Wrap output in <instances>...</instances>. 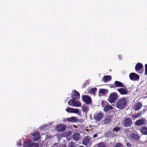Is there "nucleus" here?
<instances>
[{
	"label": "nucleus",
	"mask_w": 147,
	"mask_h": 147,
	"mask_svg": "<svg viewBox=\"0 0 147 147\" xmlns=\"http://www.w3.org/2000/svg\"><path fill=\"white\" fill-rule=\"evenodd\" d=\"M127 102V99L126 97H122L116 102L115 106L119 109H122L125 107Z\"/></svg>",
	"instance_id": "nucleus-1"
},
{
	"label": "nucleus",
	"mask_w": 147,
	"mask_h": 147,
	"mask_svg": "<svg viewBox=\"0 0 147 147\" xmlns=\"http://www.w3.org/2000/svg\"><path fill=\"white\" fill-rule=\"evenodd\" d=\"M76 99L72 98L68 102L69 105L75 107H79L81 106L82 103L80 101L76 100Z\"/></svg>",
	"instance_id": "nucleus-2"
},
{
	"label": "nucleus",
	"mask_w": 147,
	"mask_h": 147,
	"mask_svg": "<svg viewBox=\"0 0 147 147\" xmlns=\"http://www.w3.org/2000/svg\"><path fill=\"white\" fill-rule=\"evenodd\" d=\"M101 105L102 107L104 108L103 110L105 112L112 110L113 108L112 106L109 105L108 103L106 101H102Z\"/></svg>",
	"instance_id": "nucleus-3"
},
{
	"label": "nucleus",
	"mask_w": 147,
	"mask_h": 147,
	"mask_svg": "<svg viewBox=\"0 0 147 147\" xmlns=\"http://www.w3.org/2000/svg\"><path fill=\"white\" fill-rule=\"evenodd\" d=\"M25 147H38L39 144L37 143L33 142L31 140L25 143L24 144Z\"/></svg>",
	"instance_id": "nucleus-4"
},
{
	"label": "nucleus",
	"mask_w": 147,
	"mask_h": 147,
	"mask_svg": "<svg viewBox=\"0 0 147 147\" xmlns=\"http://www.w3.org/2000/svg\"><path fill=\"white\" fill-rule=\"evenodd\" d=\"M117 98V94L115 93H113L110 95L108 100L110 103H114Z\"/></svg>",
	"instance_id": "nucleus-5"
},
{
	"label": "nucleus",
	"mask_w": 147,
	"mask_h": 147,
	"mask_svg": "<svg viewBox=\"0 0 147 147\" xmlns=\"http://www.w3.org/2000/svg\"><path fill=\"white\" fill-rule=\"evenodd\" d=\"M82 144L86 146H90L91 144L90 138L87 136L83 139L82 141Z\"/></svg>",
	"instance_id": "nucleus-6"
},
{
	"label": "nucleus",
	"mask_w": 147,
	"mask_h": 147,
	"mask_svg": "<svg viewBox=\"0 0 147 147\" xmlns=\"http://www.w3.org/2000/svg\"><path fill=\"white\" fill-rule=\"evenodd\" d=\"M32 138L33 139L34 141L38 140L40 139V136L39 132L37 131L34 132L32 134Z\"/></svg>",
	"instance_id": "nucleus-7"
},
{
	"label": "nucleus",
	"mask_w": 147,
	"mask_h": 147,
	"mask_svg": "<svg viewBox=\"0 0 147 147\" xmlns=\"http://www.w3.org/2000/svg\"><path fill=\"white\" fill-rule=\"evenodd\" d=\"M104 116L103 113L102 112L96 113L94 116V119L97 121H99L103 118Z\"/></svg>",
	"instance_id": "nucleus-8"
},
{
	"label": "nucleus",
	"mask_w": 147,
	"mask_h": 147,
	"mask_svg": "<svg viewBox=\"0 0 147 147\" xmlns=\"http://www.w3.org/2000/svg\"><path fill=\"white\" fill-rule=\"evenodd\" d=\"M130 79L133 81H137L139 80L140 77L135 73H131L129 75Z\"/></svg>",
	"instance_id": "nucleus-9"
},
{
	"label": "nucleus",
	"mask_w": 147,
	"mask_h": 147,
	"mask_svg": "<svg viewBox=\"0 0 147 147\" xmlns=\"http://www.w3.org/2000/svg\"><path fill=\"white\" fill-rule=\"evenodd\" d=\"M83 101L86 104H90L92 103V100L91 98L88 96L84 95L82 97Z\"/></svg>",
	"instance_id": "nucleus-10"
},
{
	"label": "nucleus",
	"mask_w": 147,
	"mask_h": 147,
	"mask_svg": "<svg viewBox=\"0 0 147 147\" xmlns=\"http://www.w3.org/2000/svg\"><path fill=\"white\" fill-rule=\"evenodd\" d=\"M66 111L69 113H78L79 112V110L77 109L68 107L66 109Z\"/></svg>",
	"instance_id": "nucleus-11"
},
{
	"label": "nucleus",
	"mask_w": 147,
	"mask_h": 147,
	"mask_svg": "<svg viewBox=\"0 0 147 147\" xmlns=\"http://www.w3.org/2000/svg\"><path fill=\"white\" fill-rule=\"evenodd\" d=\"M66 128V126L63 124H59L56 126L57 130L59 131H64Z\"/></svg>",
	"instance_id": "nucleus-12"
},
{
	"label": "nucleus",
	"mask_w": 147,
	"mask_h": 147,
	"mask_svg": "<svg viewBox=\"0 0 147 147\" xmlns=\"http://www.w3.org/2000/svg\"><path fill=\"white\" fill-rule=\"evenodd\" d=\"M71 97L73 98L78 99L80 98V94L76 90H74L72 93Z\"/></svg>",
	"instance_id": "nucleus-13"
},
{
	"label": "nucleus",
	"mask_w": 147,
	"mask_h": 147,
	"mask_svg": "<svg viewBox=\"0 0 147 147\" xmlns=\"http://www.w3.org/2000/svg\"><path fill=\"white\" fill-rule=\"evenodd\" d=\"M145 122V119L142 118L137 120L135 122V124L137 125H141L144 124Z\"/></svg>",
	"instance_id": "nucleus-14"
},
{
	"label": "nucleus",
	"mask_w": 147,
	"mask_h": 147,
	"mask_svg": "<svg viewBox=\"0 0 147 147\" xmlns=\"http://www.w3.org/2000/svg\"><path fill=\"white\" fill-rule=\"evenodd\" d=\"M117 90L120 94L122 95L126 94L128 92V90L127 89L124 88H121L118 89Z\"/></svg>",
	"instance_id": "nucleus-15"
},
{
	"label": "nucleus",
	"mask_w": 147,
	"mask_h": 147,
	"mask_svg": "<svg viewBox=\"0 0 147 147\" xmlns=\"http://www.w3.org/2000/svg\"><path fill=\"white\" fill-rule=\"evenodd\" d=\"M124 125L125 127H129L130 126L131 123V121L130 119L129 118H127L126 119L124 122Z\"/></svg>",
	"instance_id": "nucleus-16"
},
{
	"label": "nucleus",
	"mask_w": 147,
	"mask_h": 147,
	"mask_svg": "<svg viewBox=\"0 0 147 147\" xmlns=\"http://www.w3.org/2000/svg\"><path fill=\"white\" fill-rule=\"evenodd\" d=\"M131 137L133 140H138L139 138V136L136 134H132L131 135Z\"/></svg>",
	"instance_id": "nucleus-17"
},
{
	"label": "nucleus",
	"mask_w": 147,
	"mask_h": 147,
	"mask_svg": "<svg viewBox=\"0 0 147 147\" xmlns=\"http://www.w3.org/2000/svg\"><path fill=\"white\" fill-rule=\"evenodd\" d=\"M81 138L79 133H76L74 134L73 136L74 140L76 141L78 140Z\"/></svg>",
	"instance_id": "nucleus-18"
},
{
	"label": "nucleus",
	"mask_w": 147,
	"mask_h": 147,
	"mask_svg": "<svg viewBox=\"0 0 147 147\" xmlns=\"http://www.w3.org/2000/svg\"><path fill=\"white\" fill-rule=\"evenodd\" d=\"M140 132L143 134H147V127L143 126L141 127L140 129Z\"/></svg>",
	"instance_id": "nucleus-19"
},
{
	"label": "nucleus",
	"mask_w": 147,
	"mask_h": 147,
	"mask_svg": "<svg viewBox=\"0 0 147 147\" xmlns=\"http://www.w3.org/2000/svg\"><path fill=\"white\" fill-rule=\"evenodd\" d=\"M111 119L109 116H107L104 120V122L105 124H107L109 123L111 121Z\"/></svg>",
	"instance_id": "nucleus-20"
},
{
	"label": "nucleus",
	"mask_w": 147,
	"mask_h": 147,
	"mask_svg": "<svg viewBox=\"0 0 147 147\" xmlns=\"http://www.w3.org/2000/svg\"><path fill=\"white\" fill-rule=\"evenodd\" d=\"M111 77L110 76H104L102 79L103 81L104 82L109 81L111 80Z\"/></svg>",
	"instance_id": "nucleus-21"
},
{
	"label": "nucleus",
	"mask_w": 147,
	"mask_h": 147,
	"mask_svg": "<svg viewBox=\"0 0 147 147\" xmlns=\"http://www.w3.org/2000/svg\"><path fill=\"white\" fill-rule=\"evenodd\" d=\"M142 105L140 102H138L136 103L135 107V110L136 111L139 110L142 107Z\"/></svg>",
	"instance_id": "nucleus-22"
},
{
	"label": "nucleus",
	"mask_w": 147,
	"mask_h": 147,
	"mask_svg": "<svg viewBox=\"0 0 147 147\" xmlns=\"http://www.w3.org/2000/svg\"><path fill=\"white\" fill-rule=\"evenodd\" d=\"M143 65L140 63H138L136 66L135 69L136 71L140 69L143 67Z\"/></svg>",
	"instance_id": "nucleus-23"
},
{
	"label": "nucleus",
	"mask_w": 147,
	"mask_h": 147,
	"mask_svg": "<svg viewBox=\"0 0 147 147\" xmlns=\"http://www.w3.org/2000/svg\"><path fill=\"white\" fill-rule=\"evenodd\" d=\"M96 88H91L89 92L92 94V95L93 94L94 96L96 94Z\"/></svg>",
	"instance_id": "nucleus-24"
},
{
	"label": "nucleus",
	"mask_w": 147,
	"mask_h": 147,
	"mask_svg": "<svg viewBox=\"0 0 147 147\" xmlns=\"http://www.w3.org/2000/svg\"><path fill=\"white\" fill-rule=\"evenodd\" d=\"M77 120V118L74 117H72L67 119V120L71 122H76Z\"/></svg>",
	"instance_id": "nucleus-25"
},
{
	"label": "nucleus",
	"mask_w": 147,
	"mask_h": 147,
	"mask_svg": "<svg viewBox=\"0 0 147 147\" xmlns=\"http://www.w3.org/2000/svg\"><path fill=\"white\" fill-rule=\"evenodd\" d=\"M82 110L83 112H87L89 111V108L87 106L83 105L82 107Z\"/></svg>",
	"instance_id": "nucleus-26"
},
{
	"label": "nucleus",
	"mask_w": 147,
	"mask_h": 147,
	"mask_svg": "<svg viewBox=\"0 0 147 147\" xmlns=\"http://www.w3.org/2000/svg\"><path fill=\"white\" fill-rule=\"evenodd\" d=\"M107 90L106 89H100L99 90L100 93L101 94H105L107 93Z\"/></svg>",
	"instance_id": "nucleus-27"
},
{
	"label": "nucleus",
	"mask_w": 147,
	"mask_h": 147,
	"mask_svg": "<svg viewBox=\"0 0 147 147\" xmlns=\"http://www.w3.org/2000/svg\"><path fill=\"white\" fill-rule=\"evenodd\" d=\"M115 84L117 87L123 86V84L122 83L118 81H116L115 82Z\"/></svg>",
	"instance_id": "nucleus-28"
},
{
	"label": "nucleus",
	"mask_w": 147,
	"mask_h": 147,
	"mask_svg": "<svg viewBox=\"0 0 147 147\" xmlns=\"http://www.w3.org/2000/svg\"><path fill=\"white\" fill-rule=\"evenodd\" d=\"M71 134V132L70 131H66L63 134L62 136L64 137L69 136Z\"/></svg>",
	"instance_id": "nucleus-29"
},
{
	"label": "nucleus",
	"mask_w": 147,
	"mask_h": 147,
	"mask_svg": "<svg viewBox=\"0 0 147 147\" xmlns=\"http://www.w3.org/2000/svg\"><path fill=\"white\" fill-rule=\"evenodd\" d=\"M98 147H106L102 143H100L98 144Z\"/></svg>",
	"instance_id": "nucleus-30"
},
{
	"label": "nucleus",
	"mask_w": 147,
	"mask_h": 147,
	"mask_svg": "<svg viewBox=\"0 0 147 147\" xmlns=\"http://www.w3.org/2000/svg\"><path fill=\"white\" fill-rule=\"evenodd\" d=\"M69 147H75V144L73 142H70L69 143Z\"/></svg>",
	"instance_id": "nucleus-31"
},
{
	"label": "nucleus",
	"mask_w": 147,
	"mask_h": 147,
	"mask_svg": "<svg viewBox=\"0 0 147 147\" xmlns=\"http://www.w3.org/2000/svg\"><path fill=\"white\" fill-rule=\"evenodd\" d=\"M122 146L121 144L118 143L115 146V147H123Z\"/></svg>",
	"instance_id": "nucleus-32"
},
{
	"label": "nucleus",
	"mask_w": 147,
	"mask_h": 147,
	"mask_svg": "<svg viewBox=\"0 0 147 147\" xmlns=\"http://www.w3.org/2000/svg\"><path fill=\"white\" fill-rule=\"evenodd\" d=\"M145 75H147V64H146L145 65Z\"/></svg>",
	"instance_id": "nucleus-33"
},
{
	"label": "nucleus",
	"mask_w": 147,
	"mask_h": 147,
	"mask_svg": "<svg viewBox=\"0 0 147 147\" xmlns=\"http://www.w3.org/2000/svg\"><path fill=\"white\" fill-rule=\"evenodd\" d=\"M119 127H115V128L113 129V131H119Z\"/></svg>",
	"instance_id": "nucleus-34"
},
{
	"label": "nucleus",
	"mask_w": 147,
	"mask_h": 147,
	"mask_svg": "<svg viewBox=\"0 0 147 147\" xmlns=\"http://www.w3.org/2000/svg\"><path fill=\"white\" fill-rule=\"evenodd\" d=\"M140 115L139 114H136V115H134V116H133V117L134 118H136L138 117Z\"/></svg>",
	"instance_id": "nucleus-35"
},
{
	"label": "nucleus",
	"mask_w": 147,
	"mask_h": 147,
	"mask_svg": "<svg viewBox=\"0 0 147 147\" xmlns=\"http://www.w3.org/2000/svg\"><path fill=\"white\" fill-rule=\"evenodd\" d=\"M88 84H89V82L88 80H87L84 83V84L85 85H87Z\"/></svg>",
	"instance_id": "nucleus-36"
},
{
	"label": "nucleus",
	"mask_w": 147,
	"mask_h": 147,
	"mask_svg": "<svg viewBox=\"0 0 147 147\" xmlns=\"http://www.w3.org/2000/svg\"><path fill=\"white\" fill-rule=\"evenodd\" d=\"M127 146L128 147H131V144L130 143H127Z\"/></svg>",
	"instance_id": "nucleus-37"
},
{
	"label": "nucleus",
	"mask_w": 147,
	"mask_h": 147,
	"mask_svg": "<svg viewBox=\"0 0 147 147\" xmlns=\"http://www.w3.org/2000/svg\"><path fill=\"white\" fill-rule=\"evenodd\" d=\"M97 134H95L93 136L94 138H95V137H97Z\"/></svg>",
	"instance_id": "nucleus-38"
},
{
	"label": "nucleus",
	"mask_w": 147,
	"mask_h": 147,
	"mask_svg": "<svg viewBox=\"0 0 147 147\" xmlns=\"http://www.w3.org/2000/svg\"><path fill=\"white\" fill-rule=\"evenodd\" d=\"M110 133L109 132V133H108L106 134V136H107V135H108L109 134H110Z\"/></svg>",
	"instance_id": "nucleus-39"
},
{
	"label": "nucleus",
	"mask_w": 147,
	"mask_h": 147,
	"mask_svg": "<svg viewBox=\"0 0 147 147\" xmlns=\"http://www.w3.org/2000/svg\"><path fill=\"white\" fill-rule=\"evenodd\" d=\"M119 59H121L120 58V57H119Z\"/></svg>",
	"instance_id": "nucleus-40"
}]
</instances>
